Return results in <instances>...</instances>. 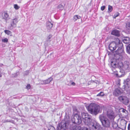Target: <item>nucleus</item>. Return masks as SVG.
Listing matches in <instances>:
<instances>
[{
	"label": "nucleus",
	"mask_w": 130,
	"mask_h": 130,
	"mask_svg": "<svg viewBox=\"0 0 130 130\" xmlns=\"http://www.w3.org/2000/svg\"><path fill=\"white\" fill-rule=\"evenodd\" d=\"M101 107L99 106L94 103L90 104L88 107V109L92 114L96 115L101 112Z\"/></svg>",
	"instance_id": "obj_1"
},
{
	"label": "nucleus",
	"mask_w": 130,
	"mask_h": 130,
	"mask_svg": "<svg viewBox=\"0 0 130 130\" xmlns=\"http://www.w3.org/2000/svg\"><path fill=\"white\" fill-rule=\"evenodd\" d=\"M118 47V49L115 51V54H114L115 57L118 58H119L120 59H122L124 53L122 42L120 43Z\"/></svg>",
	"instance_id": "obj_2"
},
{
	"label": "nucleus",
	"mask_w": 130,
	"mask_h": 130,
	"mask_svg": "<svg viewBox=\"0 0 130 130\" xmlns=\"http://www.w3.org/2000/svg\"><path fill=\"white\" fill-rule=\"evenodd\" d=\"M99 118L103 127L106 128L110 127L111 122L104 115H100Z\"/></svg>",
	"instance_id": "obj_3"
},
{
	"label": "nucleus",
	"mask_w": 130,
	"mask_h": 130,
	"mask_svg": "<svg viewBox=\"0 0 130 130\" xmlns=\"http://www.w3.org/2000/svg\"><path fill=\"white\" fill-rule=\"evenodd\" d=\"M122 42L119 39L117 38L116 39L115 41L111 43L109 46V49L111 51L115 50L117 47H118L120 43Z\"/></svg>",
	"instance_id": "obj_4"
},
{
	"label": "nucleus",
	"mask_w": 130,
	"mask_h": 130,
	"mask_svg": "<svg viewBox=\"0 0 130 130\" xmlns=\"http://www.w3.org/2000/svg\"><path fill=\"white\" fill-rule=\"evenodd\" d=\"M72 122L74 124H79L82 122L81 117L80 116L79 112L76 113L74 115L73 117L72 118Z\"/></svg>",
	"instance_id": "obj_5"
},
{
	"label": "nucleus",
	"mask_w": 130,
	"mask_h": 130,
	"mask_svg": "<svg viewBox=\"0 0 130 130\" xmlns=\"http://www.w3.org/2000/svg\"><path fill=\"white\" fill-rule=\"evenodd\" d=\"M69 124V122L64 120H62L58 124L57 130H64L66 129Z\"/></svg>",
	"instance_id": "obj_6"
},
{
	"label": "nucleus",
	"mask_w": 130,
	"mask_h": 130,
	"mask_svg": "<svg viewBox=\"0 0 130 130\" xmlns=\"http://www.w3.org/2000/svg\"><path fill=\"white\" fill-rule=\"evenodd\" d=\"M125 87V90L126 91L129 92H130V79L127 78L124 80V82Z\"/></svg>",
	"instance_id": "obj_7"
},
{
	"label": "nucleus",
	"mask_w": 130,
	"mask_h": 130,
	"mask_svg": "<svg viewBox=\"0 0 130 130\" xmlns=\"http://www.w3.org/2000/svg\"><path fill=\"white\" fill-rule=\"evenodd\" d=\"M89 127L93 130H98L100 128V125L96 121H94L89 125Z\"/></svg>",
	"instance_id": "obj_8"
},
{
	"label": "nucleus",
	"mask_w": 130,
	"mask_h": 130,
	"mask_svg": "<svg viewBox=\"0 0 130 130\" xmlns=\"http://www.w3.org/2000/svg\"><path fill=\"white\" fill-rule=\"evenodd\" d=\"M118 99L125 105H127L129 104V99L126 97L121 96L118 98Z\"/></svg>",
	"instance_id": "obj_9"
},
{
	"label": "nucleus",
	"mask_w": 130,
	"mask_h": 130,
	"mask_svg": "<svg viewBox=\"0 0 130 130\" xmlns=\"http://www.w3.org/2000/svg\"><path fill=\"white\" fill-rule=\"evenodd\" d=\"M123 92L120 88L116 89L113 92V95L115 96H118L120 95Z\"/></svg>",
	"instance_id": "obj_10"
},
{
	"label": "nucleus",
	"mask_w": 130,
	"mask_h": 130,
	"mask_svg": "<svg viewBox=\"0 0 130 130\" xmlns=\"http://www.w3.org/2000/svg\"><path fill=\"white\" fill-rule=\"evenodd\" d=\"M107 116L110 119L113 120L114 118V114L113 111L111 110H108L107 112Z\"/></svg>",
	"instance_id": "obj_11"
},
{
	"label": "nucleus",
	"mask_w": 130,
	"mask_h": 130,
	"mask_svg": "<svg viewBox=\"0 0 130 130\" xmlns=\"http://www.w3.org/2000/svg\"><path fill=\"white\" fill-rule=\"evenodd\" d=\"M116 61L117 62V67L119 69H122L123 67V64L121 60L122 59H120L119 58H116Z\"/></svg>",
	"instance_id": "obj_12"
},
{
	"label": "nucleus",
	"mask_w": 130,
	"mask_h": 130,
	"mask_svg": "<svg viewBox=\"0 0 130 130\" xmlns=\"http://www.w3.org/2000/svg\"><path fill=\"white\" fill-rule=\"evenodd\" d=\"M53 78L52 77H51L46 80L42 81L41 82L42 83H41V84L42 85L43 84H48L52 81L53 80Z\"/></svg>",
	"instance_id": "obj_13"
},
{
	"label": "nucleus",
	"mask_w": 130,
	"mask_h": 130,
	"mask_svg": "<svg viewBox=\"0 0 130 130\" xmlns=\"http://www.w3.org/2000/svg\"><path fill=\"white\" fill-rule=\"evenodd\" d=\"M12 22L11 23V26L10 27H12L13 28H14L16 27L17 24L18 23V21L17 19H14L12 20Z\"/></svg>",
	"instance_id": "obj_14"
},
{
	"label": "nucleus",
	"mask_w": 130,
	"mask_h": 130,
	"mask_svg": "<svg viewBox=\"0 0 130 130\" xmlns=\"http://www.w3.org/2000/svg\"><path fill=\"white\" fill-rule=\"evenodd\" d=\"M83 121L84 123L87 125H89L90 124L91 120V118L89 117V116L88 117L86 118L83 119Z\"/></svg>",
	"instance_id": "obj_15"
},
{
	"label": "nucleus",
	"mask_w": 130,
	"mask_h": 130,
	"mask_svg": "<svg viewBox=\"0 0 130 130\" xmlns=\"http://www.w3.org/2000/svg\"><path fill=\"white\" fill-rule=\"evenodd\" d=\"M111 34L117 37H119L120 36V31L117 30H112L111 32Z\"/></svg>",
	"instance_id": "obj_16"
},
{
	"label": "nucleus",
	"mask_w": 130,
	"mask_h": 130,
	"mask_svg": "<svg viewBox=\"0 0 130 130\" xmlns=\"http://www.w3.org/2000/svg\"><path fill=\"white\" fill-rule=\"evenodd\" d=\"M53 24L50 21H48L46 23V27L48 30L50 29L52 27Z\"/></svg>",
	"instance_id": "obj_17"
},
{
	"label": "nucleus",
	"mask_w": 130,
	"mask_h": 130,
	"mask_svg": "<svg viewBox=\"0 0 130 130\" xmlns=\"http://www.w3.org/2000/svg\"><path fill=\"white\" fill-rule=\"evenodd\" d=\"M127 122L125 120H122L121 121V125L122 126V128H125Z\"/></svg>",
	"instance_id": "obj_18"
},
{
	"label": "nucleus",
	"mask_w": 130,
	"mask_h": 130,
	"mask_svg": "<svg viewBox=\"0 0 130 130\" xmlns=\"http://www.w3.org/2000/svg\"><path fill=\"white\" fill-rule=\"evenodd\" d=\"M123 41L125 44H128L129 43L130 39L129 38L127 37H124L123 39Z\"/></svg>",
	"instance_id": "obj_19"
},
{
	"label": "nucleus",
	"mask_w": 130,
	"mask_h": 130,
	"mask_svg": "<svg viewBox=\"0 0 130 130\" xmlns=\"http://www.w3.org/2000/svg\"><path fill=\"white\" fill-rule=\"evenodd\" d=\"M2 16L4 19H8L9 15L6 12H4L2 13Z\"/></svg>",
	"instance_id": "obj_20"
},
{
	"label": "nucleus",
	"mask_w": 130,
	"mask_h": 130,
	"mask_svg": "<svg viewBox=\"0 0 130 130\" xmlns=\"http://www.w3.org/2000/svg\"><path fill=\"white\" fill-rule=\"evenodd\" d=\"M81 115L83 120L86 118L88 117L89 116L88 113L85 112L82 113Z\"/></svg>",
	"instance_id": "obj_21"
},
{
	"label": "nucleus",
	"mask_w": 130,
	"mask_h": 130,
	"mask_svg": "<svg viewBox=\"0 0 130 130\" xmlns=\"http://www.w3.org/2000/svg\"><path fill=\"white\" fill-rule=\"evenodd\" d=\"M115 61H111V66L113 68L117 67V62L116 61V57L115 58Z\"/></svg>",
	"instance_id": "obj_22"
},
{
	"label": "nucleus",
	"mask_w": 130,
	"mask_h": 130,
	"mask_svg": "<svg viewBox=\"0 0 130 130\" xmlns=\"http://www.w3.org/2000/svg\"><path fill=\"white\" fill-rule=\"evenodd\" d=\"M71 130H80V127H78L75 125L71 128Z\"/></svg>",
	"instance_id": "obj_23"
},
{
	"label": "nucleus",
	"mask_w": 130,
	"mask_h": 130,
	"mask_svg": "<svg viewBox=\"0 0 130 130\" xmlns=\"http://www.w3.org/2000/svg\"><path fill=\"white\" fill-rule=\"evenodd\" d=\"M81 18V17L78 15H75L73 17V20L74 21H75L77 20V19H80Z\"/></svg>",
	"instance_id": "obj_24"
},
{
	"label": "nucleus",
	"mask_w": 130,
	"mask_h": 130,
	"mask_svg": "<svg viewBox=\"0 0 130 130\" xmlns=\"http://www.w3.org/2000/svg\"><path fill=\"white\" fill-rule=\"evenodd\" d=\"M4 32L6 34H7L8 35H9L10 36H12L11 32L10 31L8 30H5Z\"/></svg>",
	"instance_id": "obj_25"
},
{
	"label": "nucleus",
	"mask_w": 130,
	"mask_h": 130,
	"mask_svg": "<svg viewBox=\"0 0 130 130\" xmlns=\"http://www.w3.org/2000/svg\"><path fill=\"white\" fill-rule=\"evenodd\" d=\"M112 6H110V5H109L108 6V12L109 13H110L112 11Z\"/></svg>",
	"instance_id": "obj_26"
},
{
	"label": "nucleus",
	"mask_w": 130,
	"mask_h": 130,
	"mask_svg": "<svg viewBox=\"0 0 130 130\" xmlns=\"http://www.w3.org/2000/svg\"><path fill=\"white\" fill-rule=\"evenodd\" d=\"M57 8L59 10H63L64 9V7L62 5L60 4L57 7Z\"/></svg>",
	"instance_id": "obj_27"
},
{
	"label": "nucleus",
	"mask_w": 130,
	"mask_h": 130,
	"mask_svg": "<svg viewBox=\"0 0 130 130\" xmlns=\"http://www.w3.org/2000/svg\"><path fill=\"white\" fill-rule=\"evenodd\" d=\"M127 52L130 54V44L126 47Z\"/></svg>",
	"instance_id": "obj_28"
},
{
	"label": "nucleus",
	"mask_w": 130,
	"mask_h": 130,
	"mask_svg": "<svg viewBox=\"0 0 130 130\" xmlns=\"http://www.w3.org/2000/svg\"><path fill=\"white\" fill-rule=\"evenodd\" d=\"M118 126V124L116 123H112V127L113 128H116Z\"/></svg>",
	"instance_id": "obj_29"
},
{
	"label": "nucleus",
	"mask_w": 130,
	"mask_h": 130,
	"mask_svg": "<svg viewBox=\"0 0 130 130\" xmlns=\"http://www.w3.org/2000/svg\"><path fill=\"white\" fill-rule=\"evenodd\" d=\"M128 64H126L123 65V67L122 68L123 70H126L128 69Z\"/></svg>",
	"instance_id": "obj_30"
},
{
	"label": "nucleus",
	"mask_w": 130,
	"mask_h": 130,
	"mask_svg": "<svg viewBox=\"0 0 130 130\" xmlns=\"http://www.w3.org/2000/svg\"><path fill=\"white\" fill-rule=\"evenodd\" d=\"M52 36L51 35H50L47 37V41L48 42H50L51 40H50V39L52 37Z\"/></svg>",
	"instance_id": "obj_31"
},
{
	"label": "nucleus",
	"mask_w": 130,
	"mask_h": 130,
	"mask_svg": "<svg viewBox=\"0 0 130 130\" xmlns=\"http://www.w3.org/2000/svg\"><path fill=\"white\" fill-rule=\"evenodd\" d=\"M104 95V94L103 92H101L98 93L97 95V96H103Z\"/></svg>",
	"instance_id": "obj_32"
},
{
	"label": "nucleus",
	"mask_w": 130,
	"mask_h": 130,
	"mask_svg": "<svg viewBox=\"0 0 130 130\" xmlns=\"http://www.w3.org/2000/svg\"><path fill=\"white\" fill-rule=\"evenodd\" d=\"M48 130H55V129L53 126H51L49 127Z\"/></svg>",
	"instance_id": "obj_33"
},
{
	"label": "nucleus",
	"mask_w": 130,
	"mask_h": 130,
	"mask_svg": "<svg viewBox=\"0 0 130 130\" xmlns=\"http://www.w3.org/2000/svg\"><path fill=\"white\" fill-rule=\"evenodd\" d=\"M119 15V13L118 12L116 13L113 15V18L114 19L118 16Z\"/></svg>",
	"instance_id": "obj_34"
},
{
	"label": "nucleus",
	"mask_w": 130,
	"mask_h": 130,
	"mask_svg": "<svg viewBox=\"0 0 130 130\" xmlns=\"http://www.w3.org/2000/svg\"><path fill=\"white\" fill-rule=\"evenodd\" d=\"M14 8L16 9H18L20 8V7L18 6L17 4H15L14 5Z\"/></svg>",
	"instance_id": "obj_35"
},
{
	"label": "nucleus",
	"mask_w": 130,
	"mask_h": 130,
	"mask_svg": "<svg viewBox=\"0 0 130 130\" xmlns=\"http://www.w3.org/2000/svg\"><path fill=\"white\" fill-rule=\"evenodd\" d=\"M2 41L4 42H8V39L7 38H5L2 40Z\"/></svg>",
	"instance_id": "obj_36"
},
{
	"label": "nucleus",
	"mask_w": 130,
	"mask_h": 130,
	"mask_svg": "<svg viewBox=\"0 0 130 130\" xmlns=\"http://www.w3.org/2000/svg\"><path fill=\"white\" fill-rule=\"evenodd\" d=\"M30 88V84H28L26 86V88L27 89H29Z\"/></svg>",
	"instance_id": "obj_37"
},
{
	"label": "nucleus",
	"mask_w": 130,
	"mask_h": 130,
	"mask_svg": "<svg viewBox=\"0 0 130 130\" xmlns=\"http://www.w3.org/2000/svg\"><path fill=\"white\" fill-rule=\"evenodd\" d=\"M73 111L74 115L76 113L79 112L77 111V109L75 108H74V109Z\"/></svg>",
	"instance_id": "obj_38"
},
{
	"label": "nucleus",
	"mask_w": 130,
	"mask_h": 130,
	"mask_svg": "<svg viewBox=\"0 0 130 130\" xmlns=\"http://www.w3.org/2000/svg\"><path fill=\"white\" fill-rule=\"evenodd\" d=\"M126 25L127 27L130 28V21L128 22L127 23H126Z\"/></svg>",
	"instance_id": "obj_39"
},
{
	"label": "nucleus",
	"mask_w": 130,
	"mask_h": 130,
	"mask_svg": "<svg viewBox=\"0 0 130 130\" xmlns=\"http://www.w3.org/2000/svg\"><path fill=\"white\" fill-rule=\"evenodd\" d=\"M105 6H102L101 7V10L102 11H103L105 9Z\"/></svg>",
	"instance_id": "obj_40"
},
{
	"label": "nucleus",
	"mask_w": 130,
	"mask_h": 130,
	"mask_svg": "<svg viewBox=\"0 0 130 130\" xmlns=\"http://www.w3.org/2000/svg\"><path fill=\"white\" fill-rule=\"evenodd\" d=\"M121 110L123 112H125L126 111V110L123 108L121 109Z\"/></svg>",
	"instance_id": "obj_41"
},
{
	"label": "nucleus",
	"mask_w": 130,
	"mask_h": 130,
	"mask_svg": "<svg viewBox=\"0 0 130 130\" xmlns=\"http://www.w3.org/2000/svg\"><path fill=\"white\" fill-rule=\"evenodd\" d=\"M82 130H91L90 129H88L86 127H84V128H83Z\"/></svg>",
	"instance_id": "obj_42"
},
{
	"label": "nucleus",
	"mask_w": 130,
	"mask_h": 130,
	"mask_svg": "<svg viewBox=\"0 0 130 130\" xmlns=\"http://www.w3.org/2000/svg\"><path fill=\"white\" fill-rule=\"evenodd\" d=\"M128 130H130V123L128 124Z\"/></svg>",
	"instance_id": "obj_43"
},
{
	"label": "nucleus",
	"mask_w": 130,
	"mask_h": 130,
	"mask_svg": "<svg viewBox=\"0 0 130 130\" xmlns=\"http://www.w3.org/2000/svg\"><path fill=\"white\" fill-rule=\"evenodd\" d=\"M18 73H16L14 74V77H15V76H17V74H18Z\"/></svg>",
	"instance_id": "obj_44"
},
{
	"label": "nucleus",
	"mask_w": 130,
	"mask_h": 130,
	"mask_svg": "<svg viewBox=\"0 0 130 130\" xmlns=\"http://www.w3.org/2000/svg\"><path fill=\"white\" fill-rule=\"evenodd\" d=\"M29 73V71H27L25 72V74H28Z\"/></svg>",
	"instance_id": "obj_45"
},
{
	"label": "nucleus",
	"mask_w": 130,
	"mask_h": 130,
	"mask_svg": "<svg viewBox=\"0 0 130 130\" xmlns=\"http://www.w3.org/2000/svg\"><path fill=\"white\" fill-rule=\"evenodd\" d=\"M2 76V73L1 71H0V77H1Z\"/></svg>",
	"instance_id": "obj_46"
},
{
	"label": "nucleus",
	"mask_w": 130,
	"mask_h": 130,
	"mask_svg": "<svg viewBox=\"0 0 130 130\" xmlns=\"http://www.w3.org/2000/svg\"><path fill=\"white\" fill-rule=\"evenodd\" d=\"M11 120H7L6 121V122H11Z\"/></svg>",
	"instance_id": "obj_47"
},
{
	"label": "nucleus",
	"mask_w": 130,
	"mask_h": 130,
	"mask_svg": "<svg viewBox=\"0 0 130 130\" xmlns=\"http://www.w3.org/2000/svg\"><path fill=\"white\" fill-rule=\"evenodd\" d=\"M72 85H75V83H74V82H73V83H72Z\"/></svg>",
	"instance_id": "obj_48"
}]
</instances>
